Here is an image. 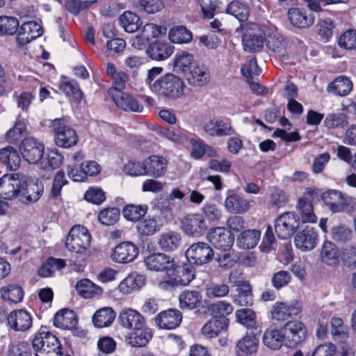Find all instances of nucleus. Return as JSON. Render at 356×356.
<instances>
[{"label":"nucleus","instance_id":"obj_61","mask_svg":"<svg viewBox=\"0 0 356 356\" xmlns=\"http://www.w3.org/2000/svg\"><path fill=\"white\" fill-rule=\"evenodd\" d=\"M63 161V156L59 154L58 151H50L45 157L43 156L40 165L44 169H56L60 166Z\"/></svg>","mask_w":356,"mask_h":356},{"label":"nucleus","instance_id":"obj_20","mask_svg":"<svg viewBox=\"0 0 356 356\" xmlns=\"http://www.w3.org/2000/svg\"><path fill=\"white\" fill-rule=\"evenodd\" d=\"M301 310L302 305L298 301H295L290 305L279 302L272 307L270 314L273 319L283 321L287 320L291 316L298 314Z\"/></svg>","mask_w":356,"mask_h":356},{"label":"nucleus","instance_id":"obj_49","mask_svg":"<svg viewBox=\"0 0 356 356\" xmlns=\"http://www.w3.org/2000/svg\"><path fill=\"white\" fill-rule=\"evenodd\" d=\"M76 289L84 298H90L95 295L100 294L102 289L88 279H83L77 282Z\"/></svg>","mask_w":356,"mask_h":356},{"label":"nucleus","instance_id":"obj_10","mask_svg":"<svg viewBox=\"0 0 356 356\" xmlns=\"http://www.w3.org/2000/svg\"><path fill=\"white\" fill-rule=\"evenodd\" d=\"M181 224L183 232L189 236L200 237L207 229L204 216L197 213L186 215L182 218Z\"/></svg>","mask_w":356,"mask_h":356},{"label":"nucleus","instance_id":"obj_47","mask_svg":"<svg viewBox=\"0 0 356 356\" xmlns=\"http://www.w3.org/2000/svg\"><path fill=\"white\" fill-rule=\"evenodd\" d=\"M65 265L66 263L64 259L51 257L39 268L38 274L42 277H51L56 270H61Z\"/></svg>","mask_w":356,"mask_h":356},{"label":"nucleus","instance_id":"obj_8","mask_svg":"<svg viewBox=\"0 0 356 356\" xmlns=\"http://www.w3.org/2000/svg\"><path fill=\"white\" fill-rule=\"evenodd\" d=\"M108 95L115 106L123 111H143L142 103L133 95L115 89H108Z\"/></svg>","mask_w":356,"mask_h":356},{"label":"nucleus","instance_id":"obj_39","mask_svg":"<svg viewBox=\"0 0 356 356\" xmlns=\"http://www.w3.org/2000/svg\"><path fill=\"white\" fill-rule=\"evenodd\" d=\"M119 23L127 33H135L142 26V22L136 13L131 11H124L119 17Z\"/></svg>","mask_w":356,"mask_h":356},{"label":"nucleus","instance_id":"obj_19","mask_svg":"<svg viewBox=\"0 0 356 356\" xmlns=\"http://www.w3.org/2000/svg\"><path fill=\"white\" fill-rule=\"evenodd\" d=\"M207 239L216 248L222 250H229L234 243V238L224 228L216 227L208 232Z\"/></svg>","mask_w":356,"mask_h":356},{"label":"nucleus","instance_id":"obj_56","mask_svg":"<svg viewBox=\"0 0 356 356\" xmlns=\"http://www.w3.org/2000/svg\"><path fill=\"white\" fill-rule=\"evenodd\" d=\"M318 33L325 42L329 41L333 36L336 29L334 19L330 17L321 19L318 23Z\"/></svg>","mask_w":356,"mask_h":356},{"label":"nucleus","instance_id":"obj_33","mask_svg":"<svg viewBox=\"0 0 356 356\" xmlns=\"http://www.w3.org/2000/svg\"><path fill=\"white\" fill-rule=\"evenodd\" d=\"M147 175L154 177L163 175L166 171L168 162L163 156L152 155L145 160Z\"/></svg>","mask_w":356,"mask_h":356},{"label":"nucleus","instance_id":"obj_2","mask_svg":"<svg viewBox=\"0 0 356 356\" xmlns=\"http://www.w3.org/2000/svg\"><path fill=\"white\" fill-rule=\"evenodd\" d=\"M32 348L35 356H61V345L58 338L49 332L35 334Z\"/></svg>","mask_w":356,"mask_h":356},{"label":"nucleus","instance_id":"obj_22","mask_svg":"<svg viewBox=\"0 0 356 356\" xmlns=\"http://www.w3.org/2000/svg\"><path fill=\"white\" fill-rule=\"evenodd\" d=\"M43 192V186L38 182L27 183L23 178L22 188L19 193V200L24 204H32L37 202Z\"/></svg>","mask_w":356,"mask_h":356},{"label":"nucleus","instance_id":"obj_42","mask_svg":"<svg viewBox=\"0 0 356 356\" xmlns=\"http://www.w3.org/2000/svg\"><path fill=\"white\" fill-rule=\"evenodd\" d=\"M226 13L234 16L239 22H244L248 19L250 8L245 3L238 0H233L227 5Z\"/></svg>","mask_w":356,"mask_h":356},{"label":"nucleus","instance_id":"obj_3","mask_svg":"<svg viewBox=\"0 0 356 356\" xmlns=\"http://www.w3.org/2000/svg\"><path fill=\"white\" fill-rule=\"evenodd\" d=\"M50 127L54 133V140L57 146L70 148L77 144L79 138L76 131L67 124L64 118L54 119Z\"/></svg>","mask_w":356,"mask_h":356},{"label":"nucleus","instance_id":"obj_38","mask_svg":"<svg viewBox=\"0 0 356 356\" xmlns=\"http://www.w3.org/2000/svg\"><path fill=\"white\" fill-rule=\"evenodd\" d=\"M0 161L10 170H17L20 165L21 159L14 147L8 146L0 149Z\"/></svg>","mask_w":356,"mask_h":356},{"label":"nucleus","instance_id":"obj_25","mask_svg":"<svg viewBox=\"0 0 356 356\" xmlns=\"http://www.w3.org/2000/svg\"><path fill=\"white\" fill-rule=\"evenodd\" d=\"M174 47L166 41L156 39L150 43L146 50L147 54L154 60H164L173 53Z\"/></svg>","mask_w":356,"mask_h":356},{"label":"nucleus","instance_id":"obj_52","mask_svg":"<svg viewBox=\"0 0 356 356\" xmlns=\"http://www.w3.org/2000/svg\"><path fill=\"white\" fill-rule=\"evenodd\" d=\"M260 232L256 229H249L243 232L238 238V243L243 249H251L256 246L259 238Z\"/></svg>","mask_w":356,"mask_h":356},{"label":"nucleus","instance_id":"obj_17","mask_svg":"<svg viewBox=\"0 0 356 356\" xmlns=\"http://www.w3.org/2000/svg\"><path fill=\"white\" fill-rule=\"evenodd\" d=\"M318 235L315 229L306 226L298 232L294 238V243L297 248L302 251L313 250L317 245Z\"/></svg>","mask_w":356,"mask_h":356},{"label":"nucleus","instance_id":"obj_40","mask_svg":"<svg viewBox=\"0 0 356 356\" xmlns=\"http://www.w3.org/2000/svg\"><path fill=\"white\" fill-rule=\"evenodd\" d=\"M161 227V225L159 221L150 216L140 220L136 225L137 232L140 237L154 235L160 231Z\"/></svg>","mask_w":356,"mask_h":356},{"label":"nucleus","instance_id":"obj_28","mask_svg":"<svg viewBox=\"0 0 356 356\" xmlns=\"http://www.w3.org/2000/svg\"><path fill=\"white\" fill-rule=\"evenodd\" d=\"M259 339L256 334H248L236 343V356H249L258 349Z\"/></svg>","mask_w":356,"mask_h":356},{"label":"nucleus","instance_id":"obj_59","mask_svg":"<svg viewBox=\"0 0 356 356\" xmlns=\"http://www.w3.org/2000/svg\"><path fill=\"white\" fill-rule=\"evenodd\" d=\"M343 193L337 190H328L323 193L322 200L327 208L335 213L342 198Z\"/></svg>","mask_w":356,"mask_h":356},{"label":"nucleus","instance_id":"obj_30","mask_svg":"<svg viewBox=\"0 0 356 356\" xmlns=\"http://www.w3.org/2000/svg\"><path fill=\"white\" fill-rule=\"evenodd\" d=\"M290 200L289 193L277 186L269 189L268 207L269 209L278 211L286 207Z\"/></svg>","mask_w":356,"mask_h":356},{"label":"nucleus","instance_id":"obj_46","mask_svg":"<svg viewBox=\"0 0 356 356\" xmlns=\"http://www.w3.org/2000/svg\"><path fill=\"white\" fill-rule=\"evenodd\" d=\"M297 209L300 215L302 222H316L317 217L314 213L313 205L306 197L298 200Z\"/></svg>","mask_w":356,"mask_h":356},{"label":"nucleus","instance_id":"obj_29","mask_svg":"<svg viewBox=\"0 0 356 356\" xmlns=\"http://www.w3.org/2000/svg\"><path fill=\"white\" fill-rule=\"evenodd\" d=\"M145 277L136 272L128 275L119 284V291L123 294H129L140 290L145 284Z\"/></svg>","mask_w":356,"mask_h":356},{"label":"nucleus","instance_id":"obj_5","mask_svg":"<svg viewBox=\"0 0 356 356\" xmlns=\"http://www.w3.org/2000/svg\"><path fill=\"white\" fill-rule=\"evenodd\" d=\"M299 225V216L295 212L287 211L275 219V231L280 238L287 239L293 235Z\"/></svg>","mask_w":356,"mask_h":356},{"label":"nucleus","instance_id":"obj_57","mask_svg":"<svg viewBox=\"0 0 356 356\" xmlns=\"http://www.w3.org/2000/svg\"><path fill=\"white\" fill-rule=\"evenodd\" d=\"M237 322L246 327L248 329L256 328V315L250 309H241L235 313Z\"/></svg>","mask_w":356,"mask_h":356},{"label":"nucleus","instance_id":"obj_13","mask_svg":"<svg viewBox=\"0 0 356 356\" xmlns=\"http://www.w3.org/2000/svg\"><path fill=\"white\" fill-rule=\"evenodd\" d=\"M42 26L35 21H30L19 25L16 40L19 46L22 47L42 35Z\"/></svg>","mask_w":356,"mask_h":356},{"label":"nucleus","instance_id":"obj_55","mask_svg":"<svg viewBox=\"0 0 356 356\" xmlns=\"http://www.w3.org/2000/svg\"><path fill=\"white\" fill-rule=\"evenodd\" d=\"M169 39L173 43H188L193 39V34L186 26H178L170 30Z\"/></svg>","mask_w":356,"mask_h":356},{"label":"nucleus","instance_id":"obj_51","mask_svg":"<svg viewBox=\"0 0 356 356\" xmlns=\"http://www.w3.org/2000/svg\"><path fill=\"white\" fill-rule=\"evenodd\" d=\"M244 49L250 52H259L264 47V38L261 35L245 33L243 35Z\"/></svg>","mask_w":356,"mask_h":356},{"label":"nucleus","instance_id":"obj_16","mask_svg":"<svg viewBox=\"0 0 356 356\" xmlns=\"http://www.w3.org/2000/svg\"><path fill=\"white\" fill-rule=\"evenodd\" d=\"M145 264L147 268L152 271H172L175 269L174 259L163 253L152 254L145 258Z\"/></svg>","mask_w":356,"mask_h":356},{"label":"nucleus","instance_id":"obj_58","mask_svg":"<svg viewBox=\"0 0 356 356\" xmlns=\"http://www.w3.org/2000/svg\"><path fill=\"white\" fill-rule=\"evenodd\" d=\"M19 21L16 17L0 16V35H13L17 31Z\"/></svg>","mask_w":356,"mask_h":356},{"label":"nucleus","instance_id":"obj_15","mask_svg":"<svg viewBox=\"0 0 356 356\" xmlns=\"http://www.w3.org/2000/svg\"><path fill=\"white\" fill-rule=\"evenodd\" d=\"M138 253V248L134 243L126 241L115 246L111 254V259L118 264H127L134 261Z\"/></svg>","mask_w":356,"mask_h":356},{"label":"nucleus","instance_id":"obj_23","mask_svg":"<svg viewBox=\"0 0 356 356\" xmlns=\"http://www.w3.org/2000/svg\"><path fill=\"white\" fill-rule=\"evenodd\" d=\"M184 76L188 83L195 87L206 86L211 79L209 70L204 65H193Z\"/></svg>","mask_w":356,"mask_h":356},{"label":"nucleus","instance_id":"obj_18","mask_svg":"<svg viewBox=\"0 0 356 356\" xmlns=\"http://www.w3.org/2000/svg\"><path fill=\"white\" fill-rule=\"evenodd\" d=\"M8 325L15 332H25L32 326L31 314L24 309L12 311L7 317Z\"/></svg>","mask_w":356,"mask_h":356},{"label":"nucleus","instance_id":"obj_48","mask_svg":"<svg viewBox=\"0 0 356 356\" xmlns=\"http://www.w3.org/2000/svg\"><path fill=\"white\" fill-rule=\"evenodd\" d=\"M148 207L146 204H128L122 210L123 216L131 222L140 221L147 213Z\"/></svg>","mask_w":356,"mask_h":356},{"label":"nucleus","instance_id":"obj_54","mask_svg":"<svg viewBox=\"0 0 356 356\" xmlns=\"http://www.w3.org/2000/svg\"><path fill=\"white\" fill-rule=\"evenodd\" d=\"M193 55L182 52L180 54H176L174 58L172 70L177 73H183L185 74L193 65Z\"/></svg>","mask_w":356,"mask_h":356},{"label":"nucleus","instance_id":"obj_37","mask_svg":"<svg viewBox=\"0 0 356 356\" xmlns=\"http://www.w3.org/2000/svg\"><path fill=\"white\" fill-rule=\"evenodd\" d=\"M263 341L266 346L271 350H278L286 345L284 334L282 329H268L266 330Z\"/></svg>","mask_w":356,"mask_h":356},{"label":"nucleus","instance_id":"obj_36","mask_svg":"<svg viewBox=\"0 0 356 356\" xmlns=\"http://www.w3.org/2000/svg\"><path fill=\"white\" fill-rule=\"evenodd\" d=\"M76 323V314L73 311L67 309H63L58 312L54 318V325L64 330H71Z\"/></svg>","mask_w":356,"mask_h":356},{"label":"nucleus","instance_id":"obj_1","mask_svg":"<svg viewBox=\"0 0 356 356\" xmlns=\"http://www.w3.org/2000/svg\"><path fill=\"white\" fill-rule=\"evenodd\" d=\"M186 86L179 76L172 74H165L155 80L151 85V90L159 96L165 99L176 100L184 95Z\"/></svg>","mask_w":356,"mask_h":356},{"label":"nucleus","instance_id":"obj_64","mask_svg":"<svg viewBox=\"0 0 356 356\" xmlns=\"http://www.w3.org/2000/svg\"><path fill=\"white\" fill-rule=\"evenodd\" d=\"M339 46L346 50L356 49V30L348 29L346 31L338 40Z\"/></svg>","mask_w":356,"mask_h":356},{"label":"nucleus","instance_id":"obj_50","mask_svg":"<svg viewBox=\"0 0 356 356\" xmlns=\"http://www.w3.org/2000/svg\"><path fill=\"white\" fill-rule=\"evenodd\" d=\"M0 293L2 298L8 300L10 303L20 302L24 296L22 289L15 284H9L0 289Z\"/></svg>","mask_w":356,"mask_h":356},{"label":"nucleus","instance_id":"obj_6","mask_svg":"<svg viewBox=\"0 0 356 356\" xmlns=\"http://www.w3.org/2000/svg\"><path fill=\"white\" fill-rule=\"evenodd\" d=\"M185 255L191 264L202 266L209 263L213 259L214 251L208 243L197 242L186 250Z\"/></svg>","mask_w":356,"mask_h":356},{"label":"nucleus","instance_id":"obj_34","mask_svg":"<svg viewBox=\"0 0 356 356\" xmlns=\"http://www.w3.org/2000/svg\"><path fill=\"white\" fill-rule=\"evenodd\" d=\"M249 202L236 193L227 195L225 201V207L229 213H243L250 209Z\"/></svg>","mask_w":356,"mask_h":356},{"label":"nucleus","instance_id":"obj_14","mask_svg":"<svg viewBox=\"0 0 356 356\" xmlns=\"http://www.w3.org/2000/svg\"><path fill=\"white\" fill-rule=\"evenodd\" d=\"M232 271L229 274V281L236 286L237 296L234 299V302L239 306H251L253 303L252 287L250 283L244 280H236L235 274Z\"/></svg>","mask_w":356,"mask_h":356},{"label":"nucleus","instance_id":"obj_35","mask_svg":"<svg viewBox=\"0 0 356 356\" xmlns=\"http://www.w3.org/2000/svg\"><path fill=\"white\" fill-rule=\"evenodd\" d=\"M181 243V236L179 233L169 231L162 233L158 239V244L161 250L171 252L177 250Z\"/></svg>","mask_w":356,"mask_h":356},{"label":"nucleus","instance_id":"obj_26","mask_svg":"<svg viewBox=\"0 0 356 356\" xmlns=\"http://www.w3.org/2000/svg\"><path fill=\"white\" fill-rule=\"evenodd\" d=\"M119 321L122 327L131 330L142 328L145 324L143 316L133 309L122 311L119 316Z\"/></svg>","mask_w":356,"mask_h":356},{"label":"nucleus","instance_id":"obj_45","mask_svg":"<svg viewBox=\"0 0 356 356\" xmlns=\"http://www.w3.org/2000/svg\"><path fill=\"white\" fill-rule=\"evenodd\" d=\"M134 332L128 338V343L133 347H144L152 339L151 330L146 327L133 330Z\"/></svg>","mask_w":356,"mask_h":356},{"label":"nucleus","instance_id":"obj_21","mask_svg":"<svg viewBox=\"0 0 356 356\" xmlns=\"http://www.w3.org/2000/svg\"><path fill=\"white\" fill-rule=\"evenodd\" d=\"M182 321L181 312L170 309L158 314L155 317L156 324L161 329L171 330L178 327Z\"/></svg>","mask_w":356,"mask_h":356},{"label":"nucleus","instance_id":"obj_24","mask_svg":"<svg viewBox=\"0 0 356 356\" xmlns=\"http://www.w3.org/2000/svg\"><path fill=\"white\" fill-rule=\"evenodd\" d=\"M176 272V275L172 278V280L167 281L161 284L163 287L165 285H188L195 278V268L191 264H184L181 266L176 267L172 270Z\"/></svg>","mask_w":356,"mask_h":356},{"label":"nucleus","instance_id":"obj_4","mask_svg":"<svg viewBox=\"0 0 356 356\" xmlns=\"http://www.w3.org/2000/svg\"><path fill=\"white\" fill-rule=\"evenodd\" d=\"M91 236L86 227L77 225L70 231L65 245L70 252L77 254L84 252L90 246Z\"/></svg>","mask_w":356,"mask_h":356},{"label":"nucleus","instance_id":"obj_11","mask_svg":"<svg viewBox=\"0 0 356 356\" xmlns=\"http://www.w3.org/2000/svg\"><path fill=\"white\" fill-rule=\"evenodd\" d=\"M286 340V346L295 347L303 341L307 334V330L302 322L298 321H288L282 328Z\"/></svg>","mask_w":356,"mask_h":356},{"label":"nucleus","instance_id":"obj_43","mask_svg":"<svg viewBox=\"0 0 356 356\" xmlns=\"http://www.w3.org/2000/svg\"><path fill=\"white\" fill-rule=\"evenodd\" d=\"M179 305L182 309H194L202 303V296L198 291H184L179 297Z\"/></svg>","mask_w":356,"mask_h":356},{"label":"nucleus","instance_id":"obj_62","mask_svg":"<svg viewBox=\"0 0 356 356\" xmlns=\"http://www.w3.org/2000/svg\"><path fill=\"white\" fill-rule=\"evenodd\" d=\"M332 238L339 243H346L352 238V231L346 225L339 224L331 229Z\"/></svg>","mask_w":356,"mask_h":356},{"label":"nucleus","instance_id":"obj_63","mask_svg":"<svg viewBox=\"0 0 356 356\" xmlns=\"http://www.w3.org/2000/svg\"><path fill=\"white\" fill-rule=\"evenodd\" d=\"M269 50L277 54L279 56H283L286 51V42L281 35H269L266 42Z\"/></svg>","mask_w":356,"mask_h":356},{"label":"nucleus","instance_id":"obj_12","mask_svg":"<svg viewBox=\"0 0 356 356\" xmlns=\"http://www.w3.org/2000/svg\"><path fill=\"white\" fill-rule=\"evenodd\" d=\"M287 16L290 23L300 29L311 27L315 22L313 13L305 8H291L288 10Z\"/></svg>","mask_w":356,"mask_h":356},{"label":"nucleus","instance_id":"obj_31","mask_svg":"<svg viewBox=\"0 0 356 356\" xmlns=\"http://www.w3.org/2000/svg\"><path fill=\"white\" fill-rule=\"evenodd\" d=\"M353 82L350 77L342 75L335 78L327 86V91L337 96H346L352 90Z\"/></svg>","mask_w":356,"mask_h":356},{"label":"nucleus","instance_id":"obj_32","mask_svg":"<svg viewBox=\"0 0 356 356\" xmlns=\"http://www.w3.org/2000/svg\"><path fill=\"white\" fill-rule=\"evenodd\" d=\"M228 321L223 318H218L212 316L202 327L201 333L208 339L216 337L222 331L227 330Z\"/></svg>","mask_w":356,"mask_h":356},{"label":"nucleus","instance_id":"obj_7","mask_svg":"<svg viewBox=\"0 0 356 356\" xmlns=\"http://www.w3.org/2000/svg\"><path fill=\"white\" fill-rule=\"evenodd\" d=\"M24 176L19 173L5 174L0 178V197L5 200L18 197L22 188Z\"/></svg>","mask_w":356,"mask_h":356},{"label":"nucleus","instance_id":"obj_60","mask_svg":"<svg viewBox=\"0 0 356 356\" xmlns=\"http://www.w3.org/2000/svg\"><path fill=\"white\" fill-rule=\"evenodd\" d=\"M26 127L24 121L17 119L13 128L6 134V138L10 143H17L26 133Z\"/></svg>","mask_w":356,"mask_h":356},{"label":"nucleus","instance_id":"obj_53","mask_svg":"<svg viewBox=\"0 0 356 356\" xmlns=\"http://www.w3.org/2000/svg\"><path fill=\"white\" fill-rule=\"evenodd\" d=\"M209 310L213 317L223 318L229 322L227 316L232 313L234 308L229 302L222 300L211 304Z\"/></svg>","mask_w":356,"mask_h":356},{"label":"nucleus","instance_id":"obj_9","mask_svg":"<svg viewBox=\"0 0 356 356\" xmlns=\"http://www.w3.org/2000/svg\"><path fill=\"white\" fill-rule=\"evenodd\" d=\"M22 157L29 163L41 162L44 153V145L33 138H27L19 145Z\"/></svg>","mask_w":356,"mask_h":356},{"label":"nucleus","instance_id":"obj_44","mask_svg":"<svg viewBox=\"0 0 356 356\" xmlns=\"http://www.w3.org/2000/svg\"><path fill=\"white\" fill-rule=\"evenodd\" d=\"M321 258L329 266L337 265L339 263V250L336 245L331 241H325L321 247Z\"/></svg>","mask_w":356,"mask_h":356},{"label":"nucleus","instance_id":"obj_27","mask_svg":"<svg viewBox=\"0 0 356 356\" xmlns=\"http://www.w3.org/2000/svg\"><path fill=\"white\" fill-rule=\"evenodd\" d=\"M58 88L70 101L79 104L83 97V92L81 90L78 82L74 79H69L62 76Z\"/></svg>","mask_w":356,"mask_h":356},{"label":"nucleus","instance_id":"obj_41","mask_svg":"<svg viewBox=\"0 0 356 356\" xmlns=\"http://www.w3.org/2000/svg\"><path fill=\"white\" fill-rule=\"evenodd\" d=\"M115 312L111 307H104L97 310L92 316V323L96 327L102 328L112 324Z\"/></svg>","mask_w":356,"mask_h":356}]
</instances>
